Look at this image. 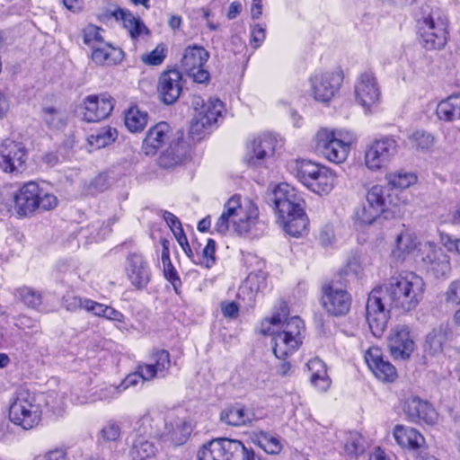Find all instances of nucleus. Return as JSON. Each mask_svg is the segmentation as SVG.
<instances>
[{"mask_svg":"<svg viewBox=\"0 0 460 460\" xmlns=\"http://www.w3.org/2000/svg\"><path fill=\"white\" fill-rule=\"evenodd\" d=\"M445 303L451 307L460 306V278L451 281L444 293Z\"/></svg>","mask_w":460,"mask_h":460,"instance_id":"8fccbe9b","label":"nucleus"},{"mask_svg":"<svg viewBox=\"0 0 460 460\" xmlns=\"http://www.w3.org/2000/svg\"><path fill=\"white\" fill-rule=\"evenodd\" d=\"M147 381L144 375V367L138 365L134 373L128 374L122 382L116 387L119 393L125 391L128 387L137 385L139 382Z\"/></svg>","mask_w":460,"mask_h":460,"instance_id":"09e8293b","label":"nucleus"},{"mask_svg":"<svg viewBox=\"0 0 460 460\" xmlns=\"http://www.w3.org/2000/svg\"><path fill=\"white\" fill-rule=\"evenodd\" d=\"M40 188L34 181L25 183L14 197L15 206L19 214L27 215L37 209L38 196Z\"/></svg>","mask_w":460,"mask_h":460,"instance_id":"7c9ffc66","label":"nucleus"},{"mask_svg":"<svg viewBox=\"0 0 460 460\" xmlns=\"http://www.w3.org/2000/svg\"><path fill=\"white\" fill-rule=\"evenodd\" d=\"M345 451L355 456L364 453L365 439L358 433H350L345 443Z\"/></svg>","mask_w":460,"mask_h":460,"instance_id":"3c124183","label":"nucleus"},{"mask_svg":"<svg viewBox=\"0 0 460 460\" xmlns=\"http://www.w3.org/2000/svg\"><path fill=\"white\" fill-rule=\"evenodd\" d=\"M198 460H260L252 450L234 439L218 438L204 445L198 452Z\"/></svg>","mask_w":460,"mask_h":460,"instance_id":"423d86ee","label":"nucleus"},{"mask_svg":"<svg viewBox=\"0 0 460 460\" xmlns=\"http://www.w3.org/2000/svg\"><path fill=\"white\" fill-rule=\"evenodd\" d=\"M266 36L265 28L260 24H256L252 27L251 32V43L254 49L259 48L264 41Z\"/></svg>","mask_w":460,"mask_h":460,"instance_id":"e2e57ef3","label":"nucleus"},{"mask_svg":"<svg viewBox=\"0 0 460 460\" xmlns=\"http://www.w3.org/2000/svg\"><path fill=\"white\" fill-rule=\"evenodd\" d=\"M437 115L445 121L460 119V93L452 94L441 101L437 107Z\"/></svg>","mask_w":460,"mask_h":460,"instance_id":"ea45409f","label":"nucleus"},{"mask_svg":"<svg viewBox=\"0 0 460 460\" xmlns=\"http://www.w3.org/2000/svg\"><path fill=\"white\" fill-rule=\"evenodd\" d=\"M393 436L402 448L415 450L422 447L425 442L424 437L418 430L403 425H396Z\"/></svg>","mask_w":460,"mask_h":460,"instance_id":"f704fd0d","label":"nucleus"},{"mask_svg":"<svg viewBox=\"0 0 460 460\" xmlns=\"http://www.w3.org/2000/svg\"><path fill=\"white\" fill-rule=\"evenodd\" d=\"M196 105L201 104L200 110L191 120L190 133L192 136L200 137L204 130L217 122L224 109L223 102L218 99H208L203 102L200 98L195 100Z\"/></svg>","mask_w":460,"mask_h":460,"instance_id":"f8f14e48","label":"nucleus"},{"mask_svg":"<svg viewBox=\"0 0 460 460\" xmlns=\"http://www.w3.org/2000/svg\"><path fill=\"white\" fill-rule=\"evenodd\" d=\"M277 138L271 133H263L253 139L251 145L249 164L253 166L260 165L264 160L273 155Z\"/></svg>","mask_w":460,"mask_h":460,"instance_id":"bb28decb","label":"nucleus"},{"mask_svg":"<svg viewBox=\"0 0 460 460\" xmlns=\"http://www.w3.org/2000/svg\"><path fill=\"white\" fill-rule=\"evenodd\" d=\"M102 29L95 25H88L83 31L84 43L90 46L92 49L94 46L102 45L103 38L102 36Z\"/></svg>","mask_w":460,"mask_h":460,"instance_id":"603ef678","label":"nucleus"},{"mask_svg":"<svg viewBox=\"0 0 460 460\" xmlns=\"http://www.w3.org/2000/svg\"><path fill=\"white\" fill-rule=\"evenodd\" d=\"M253 414L240 403L225 408L220 413V420L226 425L240 427L251 424Z\"/></svg>","mask_w":460,"mask_h":460,"instance_id":"c9c22d12","label":"nucleus"},{"mask_svg":"<svg viewBox=\"0 0 460 460\" xmlns=\"http://www.w3.org/2000/svg\"><path fill=\"white\" fill-rule=\"evenodd\" d=\"M114 99L107 93L88 95L84 100V119L97 122L106 119L114 108Z\"/></svg>","mask_w":460,"mask_h":460,"instance_id":"aec40b11","label":"nucleus"},{"mask_svg":"<svg viewBox=\"0 0 460 460\" xmlns=\"http://www.w3.org/2000/svg\"><path fill=\"white\" fill-rule=\"evenodd\" d=\"M190 432L191 428L185 420L167 417L164 421V430L161 437L164 441H169L174 446H180L187 441Z\"/></svg>","mask_w":460,"mask_h":460,"instance_id":"c85d7f7f","label":"nucleus"},{"mask_svg":"<svg viewBox=\"0 0 460 460\" xmlns=\"http://www.w3.org/2000/svg\"><path fill=\"white\" fill-rule=\"evenodd\" d=\"M171 131V127L166 122H159L149 128L142 145L145 155H155L157 150L169 140Z\"/></svg>","mask_w":460,"mask_h":460,"instance_id":"c756f323","label":"nucleus"},{"mask_svg":"<svg viewBox=\"0 0 460 460\" xmlns=\"http://www.w3.org/2000/svg\"><path fill=\"white\" fill-rule=\"evenodd\" d=\"M41 118L49 128H60L66 125L64 113L54 107H44Z\"/></svg>","mask_w":460,"mask_h":460,"instance_id":"a18cd8bd","label":"nucleus"},{"mask_svg":"<svg viewBox=\"0 0 460 460\" xmlns=\"http://www.w3.org/2000/svg\"><path fill=\"white\" fill-rule=\"evenodd\" d=\"M321 304L328 314L341 316L349 313L351 296L341 283L332 280L322 286Z\"/></svg>","mask_w":460,"mask_h":460,"instance_id":"1a4fd4ad","label":"nucleus"},{"mask_svg":"<svg viewBox=\"0 0 460 460\" xmlns=\"http://www.w3.org/2000/svg\"><path fill=\"white\" fill-rule=\"evenodd\" d=\"M181 79V73L177 69L167 70L161 74L157 93L164 104H173L179 99L182 91Z\"/></svg>","mask_w":460,"mask_h":460,"instance_id":"412c9836","label":"nucleus"},{"mask_svg":"<svg viewBox=\"0 0 460 460\" xmlns=\"http://www.w3.org/2000/svg\"><path fill=\"white\" fill-rule=\"evenodd\" d=\"M120 436V428L115 422H109L100 432V437L104 441H115Z\"/></svg>","mask_w":460,"mask_h":460,"instance_id":"bf43d9fd","label":"nucleus"},{"mask_svg":"<svg viewBox=\"0 0 460 460\" xmlns=\"http://www.w3.org/2000/svg\"><path fill=\"white\" fill-rule=\"evenodd\" d=\"M447 328L439 325L429 332L425 340L424 351L430 356H435L442 352L443 346L447 341Z\"/></svg>","mask_w":460,"mask_h":460,"instance_id":"58836bf2","label":"nucleus"},{"mask_svg":"<svg viewBox=\"0 0 460 460\" xmlns=\"http://www.w3.org/2000/svg\"><path fill=\"white\" fill-rule=\"evenodd\" d=\"M258 445L268 454L276 455L282 449L280 440L267 433L261 432L257 437Z\"/></svg>","mask_w":460,"mask_h":460,"instance_id":"49530a36","label":"nucleus"},{"mask_svg":"<svg viewBox=\"0 0 460 460\" xmlns=\"http://www.w3.org/2000/svg\"><path fill=\"white\" fill-rule=\"evenodd\" d=\"M252 282V278L248 277L245 283H243L238 290L237 297L239 299L245 300V296H247L246 305L252 306L253 302L255 301L256 290H254L250 283Z\"/></svg>","mask_w":460,"mask_h":460,"instance_id":"13d9d810","label":"nucleus"},{"mask_svg":"<svg viewBox=\"0 0 460 460\" xmlns=\"http://www.w3.org/2000/svg\"><path fill=\"white\" fill-rule=\"evenodd\" d=\"M385 178L388 184L396 189H406L417 181L415 174L402 171L387 173Z\"/></svg>","mask_w":460,"mask_h":460,"instance_id":"c03bdc74","label":"nucleus"},{"mask_svg":"<svg viewBox=\"0 0 460 460\" xmlns=\"http://www.w3.org/2000/svg\"><path fill=\"white\" fill-rule=\"evenodd\" d=\"M40 397L28 390L22 389L9 408V418L15 425L24 429L37 426L41 420Z\"/></svg>","mask_w":460,"mask_h":460,"instance_id":"39448f33","label":"nucleus"},{"mask_svg":"<svg viewBox=\"0 0 460 460\" xmlns=\"http://www.w3.org/2000/svg\"><path fill=\"white\" fill-rule=\"evenodd\" d=\"M312 384L320 391H326L331 385V380L327 375V368L324 367L321 372L311 374L310 376Z\"/></svg>","mask_w":460,"mask_h":460,"instance_id":"6e6d98bb","label":"nucleus"},{"mask_svg":"<svg viewBox=\"0 0 460 460\" xmlns=\"http://www.w3.org/2000/svg\"><path fill=\"white\" fill-rule=\"evenodd\" d=\"M123 58V52L109 43L94 46L92 52V60L99 66H111L120 62Z\"/></svg>","mask_w":460,"mask_h":460,"instance_id":"e433bc0d","label":"nucleus"},{"mask_svg":"<svg viewBox=\"0 0 460 460\" xmlns=\"http://www.w3.org/2000/svg\"><path fill=\"white\" fill-rule=\"evenodd\" d=\"M37 203V209H41L43 211L50 210L58 205V199L55 195L46 192L40 189V195L38 196Z\"/></svg>","mask_w":460,"mask_h":460,"instance_id":"5fc2aeb1","label":"nucleus"},{"mask_svg":"<svg viewBox=\"0 0 460 460\" xmlns=\"http://www.w3.org/2000/svg\"><path fill=\"white\" fill-rule=\"evenodd\" d=\"M188 153V146L181 137L172 141L169 147L159 156V165L169 169L181 164Z\"/></svg>","mask_w":460,"mask_h":460,"instance_id":"473e14b6","label":"nucleus"},{"mask_svg":"<svg viewBox=\"0 0 460 460\" xmlns=\"http://www.w3.org/2000/svg\"><path fill=\"white\" fill-rule=\"evenodd\" d=\"M221 311L226 318H236L239 313V305L234 301H224L221 303Z\"/></svg>","mask_w":460,"mask_h":460,"instance_id":"774afa93","label":"nucleus"},{"mask_svg":"<svg viewBox=\"0 0 460 460\" xmlns=\"http://www.w3.org/2000/svg\"><path fill=\"white\" fill-rule=\"evenodd\" d=\"M232 224L240 235L259 237L267 230V224L259 217V208L251 199L241 202L240 196L234 195L225 204L224 211L217 219L215 229L226 234Z\"/></svg>","mask_w":460,"mask_h":460,"instance_id":"f03ea898","label":"nucleus"},{"mask_svg":"<svg viewBox=\"0 0 460 460\" xmlns=\"http://www.w3.org/2000/svg\"><path fill=\"white\" fill-rule=\"evenodd\" d=\"M15 325L22 330H31L35 332H37L39 328L38 322L26 315L17 317Z\"/></svg>","mask_w":460,"mask_h":460,"instance_id":"338daca9","label":"nucleus"},{"mask_svg":"<svg viewBox=\"0 0 460 460\" xmlns=\"http://www.w3.org/2000/svg\"><path fill=\"white\" fill-rule=\"evenodd\" d=\"M285 231L291 236H301L308 225V219L302 207L279 217Z\"/></svg>","mask_w":460,"mask_h":460,"instance_id":"72a5a7b5","label":"nucleus"},{"mask_svg":"<svg viewBox=\"0 0 460 460\" xmlns=\"http://www.w3.org/2000/svg\"><path fill=\"white\" fill-rule=\"evenodd\" d=\"M26 159L27 152L22 143L11 139L0 143V168L4 172H20Z\"/></svg>","mask_w":460,"mask_h":460,"instance_id":"dca6fc26","label":"nucleus"},{"mask_svg":"<svg viewBox=\"0 0 460 460\" xmlns=\"http://www.w3.org/2000/svg\"><path fill=\"white\" fill-rule=\"evenodd\" d=\"M19 298L31 308H38L42 303L41 294L29 287H23L17 290Z\"/></svg>","mask_w":460,"mask_h":460,"instance_id":"de8ad7c7","label":"nucleus"},{"mask_svg":"<svg viewBox=\"0 0 460 460\" xmlns=\"http://www.w3.org/2000/svg\"><path fill=\"white\" fill-rule=\"evenodd\" d=\"M164 274L165 279L171 282L176 294H180L181 281L177 270L172 263L164 266Z\"/></svg>","mask_w":460,"mask_h":460,"instance_id":"052dcab7","label":"nucleus"},{"mask_svg":"<svg viewBox=\"0 0 460 460\" xmlns=\"http://www.w3.org/2000/svg\"><path fill=\"white\" fill-rule=\"evenodd\" d=\"M165 58V49L161 46H157L149 54L142 57L145 64L149 66H158L163 63Z\"/></svg>","mask_w":460,"mask_h":460,"instance_id":"4d7b16f0","label":"nucleus"},{"mask_svg":"<svg viewBox=\"0 0 460 460\" xmlns=\"http://www.w3.org/2000/svg\"><path fill=\"white\" fill-rule=\"evenodd\" d=\"M261 332L272 336L273 353L276 358L283 360L297 350L303 342L302 340L289 337L287 333L273 329L271 326H261Z\"/></svg>","mask_w":460,"mask_h":460,"instance_id":"5701e85b","label":"nucleus"},{"mask_svg":"<svg viewBox=\"0 0 460 460\" xmlns=\"http://www.w3.org/2000/svg\"><path fill=\"white\" fill-rule=\"evenodd\" d=\"M152 362L143 364L144 375L146 380L163 378L167 376L171 367L170 353L166 349H157L153 352Z\"/></svg>","mask_w":460,"mask_h":460,"instance_id":"2f4dec72","label":"nucleus"},{"mask_svg":"<svg viewBox=\"0 0 460 460\" xmlns=\"http://www.w3.org/2000/svg\"><path fill=\"white\" fill-rule=\"evenodd\" d=\"M356 139L349 130L321 128L314 137L315 150L328 161L341 164L348 158Z\"/></svg>","mask_w":460,"mask_h":460,"instance_id":"7ed1b4c3","label":"nucleus"},{"mask_svg":"<svg viewBox=\"0 0 460 460\" xmlns=\"http://www.w3.org/2000/svg\"><path fill=\"white\" fill-rule=\"evenodd\" d=\"M410 143L416 149L427 150L433 145V137L424 131H416L409 137Z\"/></svg>","mask_w":460,"mask_h":460,"instance_id":"864d4df0","label":"nucleus"},{"mask_svg":"<svg viewBox=\"0 0 460 460\" xmlns=\"http://www.w3.org/2000/svg\"><path fill=\"white\" fill-rule=\"evenodd\" d=\"M441 243L448 252L460 255V238H454L449 234H442Z\"/></svg>","mask_w":460,"mask_h":460,"instance_id":"69168bd1","label":"nucleus"},{"mask_svg":"<svg viewBox=\"0 0 460 460\" xmlns=\"http://www.w3.org/2000/svg\"><path fill=\"white\" fill-rule=\"evenodd\" d=\"M425 283L412 271H403L389 279L384 286L374 288L366 305V318L375 337H381L393 309L409 312L422 299Z\"/></svg>","mask_w":460,"mask_h":460,"instance_id":"f257e3e1","label":"nucleus"},{"mask_svg":"<svg viewBox=\"0 0 460 460\" xmlns=\"http://www.w3.org/2000/svg\"><path fill=\"white\" fill-rule=\"evenodd\" d=\"M288 305L282 302L277 312L273 313L270 318H266L261 323V326H271L273 329L287 333L289 337L303 341L304 322L298 316L288 318Z\"/></svg>","mask_w":460,"mask_h":460,"instance_id":"4468645a","label":"nucleus"},{"mask_svg":"<svg viewBox=\"0 0 460 460\" xmlns=\"http://www.w3.org/2000/svg\"><path fill=\"white\" fill-rule=\"evenodd\" d=\"M416 248V243L408 233H401L395 240V249L392 251L394 257L404 259V255L410 253Z\"/></svg>","mask_w":460,"mask_h":460,"instance_id":"37998d69","label":"nucleus"},{"mask_svg":"<svg viewBox=\"0 0 460 460\" xmlns=\"http://www.w3.org/2000/svg\"><path fill=\"white\" fill-rule=\"evenodd\" d=\"M403 412L407 419L414 423L424 422L433 425L438 420V413L435 409L428 402L417 396H411L405 400Z\"/></svg>","mask_w":460,"mask_h":460,"instance_id":"4be33fe9","label":"nucleus"},{"mask_svg":"<svg viewBox=\"0 0 460 460\" xmlns=\"http://www.w3.org/2000/svg\"><path fill=\"white\" fill-rule=\"evenodd\" d=\"M83 309L94 316L102 317L110 321L118 323H122L124 321V315L119 311L89 298H85V301L83 304Z\"/></svg>","mask_w":460,"mask_h":460,"instance_id":"4c0bfd02","label":"nucleus"},{"mask_svg":"<svg viewBox=\"0 0 460 460\" xmlns=\"http://www.w3.org/2000/svg\"><path fill=\"white\" fill-rule=\"evenodd\" d=\"M356 100L366 110L375 106L380 101L379 84L372 72L362 73L355 84Z\"/></svg>","mask_w":460,"mask_h":460,"instance_id":"6ab92c4d","label":"nucleus"},{"mask_svg":"<svg viewBox=\"0 0 460 460\" xmlns=\"http://www.w3.org/2000/svg\"><path fill=\"white\" fill-rule=\"evenodd\" d=\"M421 251V261L426 270L431 272L435 278H441L447 276L450 270V261L447 254L442 248L431 243H426Z\"/></svg>","mask_w":460,"mask_h":460,"instance_id":"a211bd4d","label":"nucleus"},{"mask_svg":"<svg viewBox=\"0 0 460 460\" xmlns=\"http://www.w3.org/2000/svg\"><path fill=\"white\" fill-rule=\"evenodd\" d=\"M365 360L379 380L393 382L396 378L395 367L390 362L384 360L379 348H370L365 354Z\"/></svg>","mask_w":460,"mask_h":460,"instance_id":"a878e982","label":"nucleus"},{"mask_svg":"<svg viewBox=\"0 0 460 460\" xmlns=\"http://www.w3.org/2000/svg\"><path fill=\"white\" fill-rule=\"evenodd\" d=\"M342 82L340 72H318L310 77L311 91L315 101L328 102L339 90Z\"/></svg>","mask_w":460,"mask_h":460,"instance_id":"2eb2a0df","label":"nucleus"},{"mask_svg":"<svg viewBox=\"0 0 460 460\" xmlns=\"http://www.w3.org/2000/svg\"><path fill=\"white\" fill-rule=\"evenodd\" d=\"M447 21L438 12L432 11L419 22V33L422 46L427 49H439L447 43Z\"/></svg>","mask_w":460,"mask_h":460,"instance_id":"6e6552de","label":"nucleus"},{"mask_svg":"<svg viewBox=\"0 0 460 460\" xmlns=\"http://www.w3.org/2000/svg\"><path fill=\"white\" fill-rule=\"evenodd\" d=\"M127 274L132 285L138 289L147 286L150 281V270L142 255L130 254L127 259Z\"/></svg>","mask_w":460,"mask_h":460,"instance_id":"cd10ccee","label":"nucleus"},{"mask_svg":"<svg viewBox=\"0 0 460 460\" xmlns=\"http://www.w3.org/2000/svg\"><path fill=\"white\" fill-rule=\"evenodd\" d=\"M294 172L303 185L318 195L328 194L335 185V173L326 166L312 161H296Z\"/></svg>","mask_w":460,"mask_h":460,"instance_id":"20e7f679","label":"nucleus"},{"mask_svg":"<svg viewBox=\"0 0 460 460\" xmlns=\"http://www.w3.org/2000/svg\"><path fill=\"white\" fill-rule=\"evenodd\" d=\"M109 187V181L106 174H99L90 183L89 190L92 194L102 192Z\"/></svg>","mask_w":460,"mask_h":460,"instance_id":"680f3d73","label":"nucleus"},{"mask_svg":"<svg viewBox=\"0 0 460 460\" xmlns=\"http://www.w3.org/2000/svg\"><path fill=\"white\" fill-rule=\"evenodd\" d=\"M301 198L288 183H279L267 196V202L273 206L279 217L301 207Z\"/></svg>","mask_w":460,"mask_h":460,"instance_id":"f3484780","label":"nucleus"},{"mask_svg":"<svg viewBox=\"0 0 460 460\" xmlns=\"http://www.w3.org/2000/svg\"><path fill=\"white\" fill-rule=\"evenodd\" d=\"M398 150V143L393 137H385L373 142L365 154V163L370 170L386 165Z\"/></svg>","mask_w":460,"mask_h":460,"instance_id":"ddd939ff","label":"nucleus"},{"mask_svg":"<svg viewBox=\"0 0 460 460\" xmlns=\"http://www.w3.org/2000/svg\"><path fill=\"white\" fill-rule=\"evenodd\" d=\"M103 15L107 18H114L116 21H121L123 27L128 31L133 40H137L143 33H149V30L141 19L135 17L128 9L110 7L104 11Z\"/></svg>","mask_w":460,"mask_h":460,"instance_id":"b1692460","label":"nucleus"},{"mask_svg":"<svg viewBox=\"0 0 460 460\" xmlns=\"http://www.w3.org/2000/svg\"><path fill=\"white\" fill-rule=\"evenodd\" d=\"M152 434L151 418L148 415L143 416L137 422L135 432L130 436L132 440L130 449L132 460H146L155 455L156 447L147 438Z\"/></svg>","mask_w":460,"mask_h":460,"instance_id":"9d476101","label":"nucleus"},{"mask_svg":"<svg viewBox=\"0 0 460 460\" xmlns=\"http://www.w3.org/2000/svg\"><path fill=\"white\" fill-rule=\"evenodd\" d=\"M148 114L137 106L130 107L125 114V125L131 132L142 131L147 124Z\"/></svg>","mask_w":460,"mask_h":460,"instance_id":"79ce46f5","label":"nucleus"},{"mask_svg":"<svg viewBox=\"0 0 460 460\" xmlns=\"http://www.w3.org/2000/svg\"><path fill=\"white\" fill-rule=\"evenodd\" d=\"M209 58V53L203 47L193 45L185 49L181 58L182 69L199 84L209 80V73L204 68Z\"/></svg>","mask_w":460,"mask_h":460,"instance_id":"9b49d317","label":"nucleus"},{"mask_svg":"<svg viewBox=\"0 0 460 460\" xmlns=\"http://www.w3.org/2000/svg\"><path fill=\"white\" fill-rule=\"evenodd\" d=\"M216 243L213 239H208L206 246L203 248L202 255L206 260V266L209 268L215 263Z\"/></svg>","mask_w":460,"mask_h":460,"instance_id":"0e129e2a","label":"nucleus"},{"mask_svg":"<svg viewBox=\"0 0 460 460\" xmlns=\"http://www.w3.org/2000/svg\"><path fill=\"white\" fill-rule=\"evenodd\" d=\"M117 137L118 131L116 128L107 126L92 133L87 137V141L91 146L100 149L112 144Z\"/></svg>","mask_w":460,"mask_h":460,"instance_id":"a19ab883","label":"nucleus"},{"mask_svg":"<svg viewBox=\"0 0 460 460\" xmlns=\"http://www.w3.org/2000/svg\"><path fill=\"white\" fill-rule=\"evenodd\" d=\"M386 189L381 185H375L368 190L366 202L355 212V219L360 225H371L380 216L388 217Z\"/></svg>","mask_w":460,"mask_h":460,"instance_id":"0eeeda50","label":"nucleus"},{"mask_svg":"<svg viewBox=\"0 0 460 460\" xmlns=\"http://www.w3.org/2000/svg\"><path fill=\"white\" fill-rule=\"evenodd\" d=\"M388 348L395 359H405L410 357L414 349V342L407 327L400 326L393 330L388 340Z\"/></svg>","mask_w":460,"mask_h":460,"instance_id":"393cba45","label":"nucleus"}]
</instances>
